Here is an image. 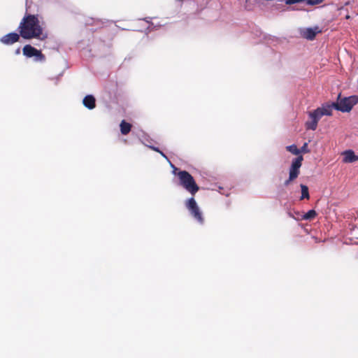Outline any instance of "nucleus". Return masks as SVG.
<instances>
[{
  "label": "nucleus",
  "instance_id": "obj_18",
  "mask_svg": "<svg viewBox=\"0 0 358 358\" xmlns=\"http://www.w3.org/2000/svg\"><path fill=\"white\" fill-rule=\"evenodd\" d=\"M151 148H152L153 150H155V151H156V152H159V151H160V150H159V149L158 148L151 147Z\"/></svg>",
  "mask_w": 358,
  "mask_h": 358
},
{
  "label": "nucleus",
  "instance_id": "obj_5",
  "mask_svg": "<svg viewBox=\"0 0 358 358\" xmlns=\"http://www.w3.org/2000/svg\"><path fill=\"white\" fill-rule=\"evenodd\" d=\"M185 206L194 219H196L200 224H203L204 219L194 197L189 198L186 201Z\"/></svg>",
  "mask_w": 358,
  "mask_h": 358
},
{
  "label": "nucleus",
  "instance_id": "obj_3",
  "mask_svg": "<svg viewBox=\"0 0 358 358\" xmlns=\"http://www.w3.org/2000/svg\"><path fill=\"white\" fill-rule=\"evenodd\" d=\"M333 103L331 104L322 105V107L309 112L310 120L306 122V129L315 131L317 127V123L324 115L330 116L332 115Z\"/></svg>",
  "mask_w": 358,
  "mask_h": 358
},
{
  "label": "nucleus",
  "instance_id": "obj_7",
  "mask_svg": "<svg viewBox=\"0 0 358 358\" xmlns=\"http://www.w3.org/2000/svg\"><path fill=\"white\" fill-rule=\"evenodd\" d=\"M303 160V156L299 155L292 161L289 171L290 180H295L299 176L300 173V168L302 165Z\"/></svg>",
  "mask_w": 358,
  "mask_h": 358
},
{
  "label": "nucleus",
  "instance_id": "obj_13",
  "mask_svg": "<svg viewBox=\"0 0 358 358\" xmlns=\"http://www.w3.org/2000/svg\"><path fill=\"white\" fill-rule=\"evenodd\" d=\"M300 187H301V196L300 200H303L305 199H309L310 194H309L308 187L306 185H303V184H301L300 185Z\"/></svg>",
  "mask_w": 358,
  "mask_h": 358
},
{
  "label": "nucleus",
  "instance_id": "obj_15",
  "mask_svg": "<svg viewBox=\"0 0 358 358\" xmlns=\"http://www.w3.org/2000/svg\"><path fill=\"white\" fill-rule=\"evenodd\" d=\"M317 215L315 210H308L303 217V220H312L315 218Z\"/></svg>",
  "mask_w": 358,
  "mask_h": 358
},
{
  "label": "nucleus",
  "instance_id": "obj_1",
  "mask_svg": "<svg viewBox=\"0 0 358 358\" xmlns=\"http://www.w3.org/2000/svg\"><path fill=\"white\" fill-rule=\"evenodd\" d=\"M17 31L21 37L25 40L36 38L44 40L47 35L43 34V29L40 24L38 15L26 14L20 21Z\"/></svg>",
  "mask_w": 358,
  "mask_h": 358
},
{
  "label": "nucleus",
  "instance_id": "obj_6",
  "mask_svg": "<svg viewBox=\"0 0 358 358\" xmlns=\"http://www.w3.org/2000/svg\"><path fill=\"white\" fill-rule=\"evenodd\" d=\"M22 52L27 57H34L36 61L44 62L45 60V56L42 52L31 45H25L22 48Z\"/></svg>",
  "mask_w": 358,
  "mask_h": 358
},
{
  "label": "nucleus",
  "instance_id": "obj_11",
  "mask_svg": "<svg viewBox=\"0 0 358 358\" xmlns=\"http://www.w3.org/2000/svg\"><path fill=\"white\" fill-rule=\"evenodd\" d=\"M83 105L88 109H94L96 107V99L92 95H87L83 101Z\"/></svg>",
  "mask_w": 358,
  "mask_h": 358
},
{
  "label": "nucleus",
  "instance_id": "obj_8",
  "mask_svg": "<svg viewBox=\"0 0 358 358\" xmlns=\"http://www.w3.org/2000/svg\"><path fill=\"white\" fill-rule=\"evenodd\" d=\"M20 36V33L11 32L2 36L0 42L6 45H10L18 42Z\"/></svg>",
  "mask_w": 358,
  "mask_h": 358
},
{
  "label": "nucleus",
  "instance_id": "obj_20",
  "mask_svg": "<svg viewBox=\"0 0 358 358\" xmlns=\"http://www.w3.org/2000/svg\"><path fill=\"white\" fill-rule=\"evenodd\" d=\"M350 15H347L345 16V19L348 20V19H350Z\"/></svg>",
  "mask_w": 358,
  "mask_h": 358
},
{
  "label": "nucleus",
  "instance_id": "obj_9",
  "mask_svg": "<svg viewBox=\"0 0 358 358\" xmlns=\"http://www.w3.org/2000/svg\"><path fill=\"white\" fill-rule=\"evenodd\" d=\"M320 32L321 30H320L317 27H315V28H307L303 31L302 36L308 40H313L315 38L316 34Z\"/></svg>",
  "mask_w": 358,
  "mask_h": 358
},
{
  "label": "nucleus",
  "instance_id": "obj_17",
  "mask_svg": "<svg viewBox=\"0 0 358 358\" xmlns=\"http://www.w3.org/2000/svg\"><path fill=\"white\" fill-rule=\"evenodd\" d=\"M294 180H290V176H289V178L287 180H286L284 182V185L285 186H287L289 185V183L293 181Z\"/></svg>",
  "mask_w": 358,
  "mask_h": 358
},
{
  "label": "nucleus",
  "instance_id": "obj_19",
  "mask_svg": "<svg viewBox=\"0 0 358 358\" xmlns=\"http://www.w3.org/2000/svg\"><path fill=\"white\" fill-rule=\"evenodd\" d=\"M159 153L162 156H163L164 157H165L166 159H167V157L165 155V154H164L163 152L159 151Z\"/></svg>",
  "mask_w": 358,
  "mask_h": 358
},
{
  "label": "nucleus",
  "instance_id": "obj_12",
  "mask_svg": "<svg viewBox=\"0 0 358 358\" xmlns=\"http://www.w3.org/2000/svg\"><path fill=\"white\" fill-rule=\"evenodd\" d=\"M120 131L122 134L127 135L128 134L131 129V124L129 122H127L125 120H122L120 124Z\"/></svg>",
  "mask_w": 358,
  "mask_h": 358
},
{
  "label": "nucleus",
  "instance_id": "obj_4",
  "mask_svg": "<svg viewBox=\"0 0 358 358\" xmlns=\"http://www.w3.org/2000/svg\"><path fill=\"white\" fill-rule=\"evenodd\" d=\"M358 103V95H352L348 97H341L339 94L336 102L333 103L334 108L343 113H349L354 106Z\"/></svg>",
  "mask_w": 358,
  "mask_h": 358
},
{
  "label": "nucleus",
  "instance_id": "obj_16",
  "mask_svg": "<svg viewBox=\"0 0 358 358\" xmlns=\"http://www.w3.org/2000/svg\"><path fill=\"white\" fill-rule=\"evenodd\" d=\"M300 150V153L301 152H303V153H308L310 152V150L308 148V143H305L303 146L301 148V149H299Z\"/></svg>",
  "mask_w": 358,
  "mask_h": 358
},
{
  "label": "nucleus",
  "instance_id": "obj_14",
  "mask_svg": "<svg viewBox=\"0 0 358 358\" xmlns=\"http://www.w3.org/2000/svg\"><path fill=\"white\" fill-rule=\"evenodd\" d=\"M286 150L292 153L293 155H298L300 154V150L298 149L296 145L292 144L286 147Z\"/></svg>",
  "mask_w": 358,
  "mask_h": 358
},
{
  "label": "nucleus",
  "instance_id": "obj_2",
  "mask_svg": "<svg viewBox=\"0 0 358 358\" xmlns=\"http://www.w3.org/2000/svg\"><path fill=\"white\" fill-rule=\"evenodd\" d=\"M173 173L178 176L179 185L191 195L194 196L199 190V185L188 171H181L174 167Z\"/></svg>",
  "mask_w": 358,
  "mask_h": 358
},
{
  "label": "nucleus",
  "instance_id": "obj_10",
  "mask_svg": "<svg viewBox=\"0 0 358 358\" xmlns=\"http://www.w3.org/2000/svg\"><path fill=\"white\" fill-rule=\"evenodd\" d=\"M342 155H343V162L344 163H352L358 161V156L355 155L351 150L344 151Z\"/></svg>",
  "mask_w": 358,
  "mask_h": 358
}]
</instances>
